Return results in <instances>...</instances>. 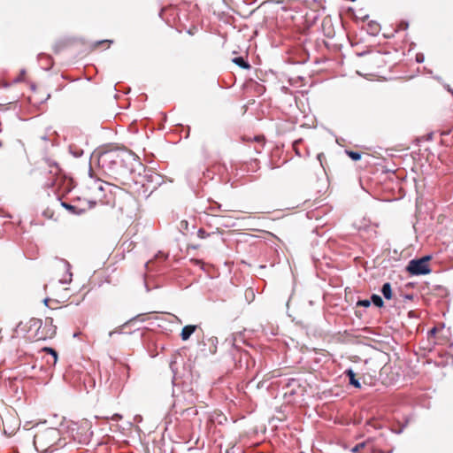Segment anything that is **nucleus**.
<instances>
[{
  "label": "nucleus",
  "instance_id": "obj_11",
  "mask_svg": "<svg viewBox=\"0 0 453 453\" xmlns=\"http://www.w3.org/2000/svg\"><path fill=\"white\" fill-rule=\"evenodd\" d=\"M197 326L196 325H187L183 326L180 332V338L182 341H188L190 336L195 333L196 330Z\"/></svg>",
  "mask_w": 453,
  "mask_h": 453
},
{
  "label": "nucleus",
  "instance_id": "obj_56",
  "mask_svg": "<svg viewBox=\"0 0 453 453\" xmlns=\"http://www.w3.org/2000/svg\"><path fill=\"white\" fill-rule=\"evenodd\" d=\"M50 94H48V95H47V98H46V100H47V99H49V98H50Z\"/></svg>",
  "mask_w": 453,
  "mask_h": 453
},
{
  "label": "nucleus",
  "instance_id": "obj_44",
  "mask_svg": "<svg viewBox=\"0 0 453 453\" xmlns=\"http://www.w3.org/2000/svg\"><path fill=\"white\" fill-rule=\"evenodd\" d=\"M391 452H392V449H391V450H389V451H388V452H387V453H391ZM373 453H386V452H383L382 450L378 449V450H374V451H373Z\"/></svg>",
  "mask_w": 453,
  "mask_h": 453
},
{
  "label": "nucleus",
  "instance_id": "obj_27",
  "mask_svg": "<svg viewBox=\"0 0 453 453\" xmlns=\"http://www.w3.org/2000/svg\"><path fill=\"white\" fill-rule=\"evenodd\" d=\"M65 48V42H58L53 46V50L55 53H59Z\"/></svg>",
  "mask_w": 453,
  "mask_h": 453
},
{
  "label": "nucleus",
  "instance_id": "obj_47",
  "mask_svg": "<svg viewBox=\"0 0 453 453\" xmlns=\"http://www.w3.org/2000/svg\"><path fill=\"white\" fill-rule=\"evenodd\" d=\"M289 394H290V395H295V394H296V392H295V390H294V389H292V390L289 392Z\"/></svg>",
  "mask_w": 453,
  "mask_h": 453
},
{
  "label": "nucleus",
  "instance_id": "obj_52",
  "mask_svg": "<svg viewBox=\"0 0 453 453\" xmlns=\"http://www.w3.org/2000/svg\"><path fill=\"white\" fill-rule=\"evenodd\" d=\"M173 387H176V383L174 382V379L173 380Z\"/></svg>",
  "mask_w": 453,
  "mask_h": 453
},
{
  "label": "nucleus",
  "instance_id": "obj_13",
  "mask_svg": "<svg viewBox=\"0 0 453 453\" xmlns=\"http://www.w3.org/2000/svg\"><path fill=\"white\" fill-rule=\"evenodd\" d=\"M366 31L367 33L370 35H372V36H376L379 35L380 31V24L375 21V20H370L368 23H367V28H366Z\"/></svg>",
  "mask_w": 453,
  "mask_h": 453
},
{
  "label": "nucleus",
  "instance_id": "obj_35",
  "mask_svg": "<svg viewBox=\"0 0 453 453\" xmlns=\"http://www.w3.org/2000/svg\"><path fill=\"white\" fill-rule=\"evenodd\" d=\"M122 418H123V417H122V415H121V414L115 413V414H113V415L111 416V419L112 421H116V422H118V421L121 420V419H122Z\"/></svg>",
  "mask_w": 453,
  "mask_h": 453
},
{
  "label": "nucleus",
  "instance_id": "obj_42",
  "mask_svg": "<svg viewBox=\"0 0 453 453\" xmlns=\"http://www.w3.org/2000/svg\"><path fill=\"white\" fill-rule=\"evenodd\" d=\"M97 189L98 191L100 192H104V187L103 184H99V186L97 187Z\"/></svg>",
  "mask_w": 453,
  "mask_h": 453
},
{
  "label": "nucleus",
  "instance_id": "obj_26",
  "mask_svg": "<svg viewBox=\"0 0 453 453\" xmlns=\"http://www.w3.org/2000/svg\"><path fill=\"white\" fill-rule=\"evenodd\" d=\"M212 203L213 204L209 207V210L211 212L222 211V209H221L222 205L220 203H219L218 202H215V201H212Z\"/></svg>",
  "mask_w": 453,
  "mask_h": 453
},
{
  "label": "nucleus",
  "instance_id": "obj_16",
  "mask_svg": "<svg viewBox=\"0 0 453 453\" xmlns=\"http://www.w3.org/2000/svg\"><path fill=\"white\" fill-rule=\"evenodd\" d=\"M380 292L386 300H390L393 297L392 286L390 282H385L381 286Z\"/></svg>",
  "mask_w": 453,
  "mask_h": 453
},
{
  "label": "nucleus",
  "instance_id": "obj_25",
  "mask_svg": "<svg viewBox=\"0 0 453 453\" xmlns=\"http://www.w3.org/2000/svg\"><path fill=\"white\" fill-rule=\"evenodd\" d=\"M371 305V299H359L357 302V306L368 308Z\"/></svg>",
  "mask_w": 453,
  "mask_h": 453
},
{
  "label": "nucleus",
  "instance_id": "obj_4",
  "mask_svg": "<svg viewBox=\"0 0 453 453\" xmlns=\"http://www.w3.org/2000/svg\"><path fill=\"white\" fill-rule=\"evenodd\" d=\"M210 173L211 171L209 169L203 170L198 165H194L188 169L186 173V180L189 188L193 190L196 196H199L197 190L199 183L202 181L203 177H210Z\"/></svg>",
  "mask_w": 453,
  "mask_h": 453
},
{
  "label": "nucleus",
  "instance_id": "obj_39",
  "mask_svg": "<svg viewBox=\"0 0 453 453\" xmlns=\"http://www.w3.org/2000/svg\"><path fill=\"white\" fill-rule=\"evenodd\" d=\"M403 298H404V300H412L413 299V295L412 294H405L403 296Z\"/></svg>",
  "mask_w": 453,
  "mask_h": 453
},
{
  "label": "nucleus",
  "instance_id": "obj_23",
  "mask_svg": "<svg viewBox=\"0 0 453 453\" xmlns=\"http://www.w3.org/2000/svg\"><path fill=\"white\" fill-rule=\"evenodd\" d=\"M370 439H368L367 441H362V442H359L357 444H356L351 449L350 451L352 453H357L360 449H364L367 443L369 442Z\"/></svg>",
  "mask_w": 453,
  "mask_h": 453
},
{
  "label": "nucleus",
  "instance_id": "obj_14",
  "mask_svg": "<svg viewBox=\"0 0 453 453\" xmlns=\"http://www.w3.org/2000/svg\"><path fill=\"white\" fill-rule=\"evenodd\" d=\"M96 386L95 380L88 373L83 374V387L84 390L88 393Z\"/></svg>",
  "mask_w": 453,
  "mask_h": 453
},
{
  "label": "nucleus",
  "instance_id": "obj_50",
  "mask_svg": "<svg viewBox=\"0 0 453 453\" xmlns=\"http://www.w3.org/2000/svg\"><path fill=\"white\" fill-rule=\"evenodd\" d=\"M407 27H408V23H407V22H405V23H404V28H407Z\"/></svg>",
  "mask_w": 453,
  "mask_h": 453
},
{
  "label": "nucleus",
  "instance_id": "obj_38",
  "mask_svg": "<svg viewBox=\"0 0 453 453\" xmlns=\"http://www.w3.org/2000/svg\"><path fill=\"white\" fill-rule=\"evenodd\" d=\"M444 88L448 92H449L453 96V88H451L449 84H445Z\"/></svg>",
  "mask_w": 453,
  "mask_h": 453
},
{
  "label": "nucleus",
  "instance_id": "obj_17",
  "mask_svg": "<svg viewBox=\"0 0 453 453\" xmlns=\"http://www.w3.org/2000/svg\"><path fill=\"white\" fill-rule=\"evenodd\" d=\"M233 62L242 69L249 70L251 68L249 61L242 56L234 58Z\"/></svg>",
  "mask_w": 453,
  "mask_h": 453
},
{
  "label": "nucleus",
  "instance_id": "obj_45",
  "mask_svg": "<svg viewBox=\"0 0 453 453\" xmlns=\"http://www.w3.org/2000/svg\"><path fill=\"white\" fill-rule=\"evenodd\" d=\"M435 333H436V328H434V327L430 329V331H429V334H435Z\"/></svg>",
  "mask_w": 453,
  "mask_h": 453
},
{
  "label": "nucleus",
  "instance_id": "obj_7",
  "mask_svg": "<svg viewBox=\"0 0 453 453\" xmlns=\"http://www.w3.org/2000/svg\"><path fill=\"white\" fill-rule=\"evenodd\" d=\"M181 402L187 403V404L194 405L198 399V395L196 390L188 384L184 383L181 387V395H180Z\"/></svg>",
  "mask_w": 453,
  "mask_h": 453
},
{
  "label": "nucleus",
  "instance_id": "obj_8",
  "mask_svg": "<svg viewBox=\"0 0 453 453\" xmlns=\"http://www.w3.org/2000/svg\"><path fill=\"white\" fill-rule=\"evenodd\" d=\"M146 319V313H141L138 314L130 319H128L127 322H125L120 326L115 328L114 330L111 331L109 333V336L111 337L114 334H125V329L132 325H134L135 322H143Z\"/></svg>",
  "mask_w": 453,
  "mask_h": 453
},
{
  "label": "nucleus",
  "instance_id": "obj_36",
  "mask_svg": "<svg viewBox=\"0 0 453 453\" xmlns=\"http://www.w3.org/2000/svg\"><path fill=\"white\" fill-rule=\"evenodd\" d=\"M296 384L300 386L296 379H290L288 382V387H294Z\"/></svg>",
  "mask_w": 453,
  "mask_h": 453
},
{
  "label": "nucleus",
  "instance_id": "obj_22",
  "mask_svg": "<svg viewBox=\"0 0 453 453\" xmlns=\"http://www.w3.org/2000/svg\"><path fill=\"white\" fill-rule=\"evenodd\" d=\"M70 153L75 157H81L83 155V150L78 148L77 146L71 144L69 146Z\"/></svg>",
  "mask_w": 453,
  "mask_h": 453
},
{
  "label": "nucleus",
  "instance_id": "obj_5",
  "mask_svg": "<svg viewBox=\"0 0 453 453\" xmlns=\"http://www.w3.org/2000/svg\"><path fill=\"white\" fill-rule=\"evenodd\" d=\"M42 332H37L35 334L37 340L51 339L56 335L57 326L53 325V319L47 317L45 319L44 326L41 329Z\"/></svg>",
  "mask_w": 453,
  "mask_h": 453
},
{
  "label": "nucleus",
  "instance_id": "obj_30",
  "mask_svg": "<svg viewBox=\"0 0 453 453\" xmlns=\"http://www.w3.org/2000/svg\"><path fill=\"white\" fill-rule=\"evenodd\" d=\"M257 0H236L237 3L243 4L244 6L252 5Z\"/></svg>",
  "mask_w": 453,
  "mask_h": 453
},
{
  "label": "nucleus",
  "instance_id": "obj_43",
  "mask_svg": "<svg viewBox=\"0 0 453 453\" xmlns=\"http://www.w3.org/2000/svg\"><path fill=\"white\" fill-rule=\"evenodd\" d=\"M50 299L49 297H46V298H44V299H43V301H42V302H43V303H44L46 306H48V303H49V302H50Z\"/></svg>",
  "mask_w": 453,
  "mask_h": 453
},
{
  "label": "nucleus",
  "instance_id": "obj_12",
  "mask_svg": "<svg viewBox=\"0 0 453 453\" xmlns=\"http://www.w3.org/2000/svg\"><path fill=\"white\" fill-rule=\"evenodd\" d=\"M61 206L73 215H81L86 211V209L78 208L66 202H61Z\"/></svg>",
  "mask_w": 453,
  "mask_h": 453
},
{
  "label": "nucleus",
  "instance_id": "obj_21",
  "mask_svg": "<svg viewBox=\"0 0 453 453\" xmlns=\"http://www.w3.org/2000/svg\"><path fill=\"white\" fill-rule=\"evenodd\" d=\"M345 153L349 157V158H351L353 161H358L361 159L362 157V153L360 151H356V150H345Z\"/></svg>",
  "mask_w": 453,
  "mask_h": 453
},
{
  "label": "nucleus",
  "instance_id": "obj_3",
  "mask_svg": "<svg viewBox=\"0 0 453 453\" xmlns=\"http://www.w3.org/2000/svg\"><path fill=\"white\" fill-rule=\"evenodd\" d=\"M431 258V255H426L419 258H413L410 260L406 266V272L412 276L429 274L432 271L428 265Z\"/></svg>",
  "mask_w": 453,
  "mask_h": 453
},
{
  "label": "nucleus",
  "instance_id": "obj_6",
  "mask_svg": "<svg viewBox=\"0 0 453 453\" xmlns=\"http://www.w3.org/2000/svg\"><path fill=\"white\" fill-rule=\"evenodd\" d=\"M173 397H174V402L172 404L169 413L165 417L166 423H171L173 417H174L175 419H178L179 416L180 417L181 409L185 408L184 406L181 405V399L180 397V395H176V391L174 388L173 389Z\"/></svg>",
  "mask_w": 453,
  "mask_h": 453
},
{
  "label": "nucleus",
  "instance_id": "obj_32",
  "mask_svg": "<svg viewBox=\"0 0 453 453\" xmlns=\"http://www.w3.org/2000/svg\"><path fill=\"white\" fill-rule=\"evenodd\" d=\"M415 60L417 63L421 64L425 61V56L423 53H417L415 57Z\"/></svg>",
  "mask_w": 453,
  "mask_h": 453
},
{
  "label": "nucleus",
  "instance_id": "obj_34",
  "mask_svg": "<svg viewBox=\"0 0 453 453\" xmlns=\"http://www.w3.org/2000/svg\"><path fill=\"white\" fill-rule=\"evenodd\" d=\"M111 42H112V41H110V40H101V41L96 42L93 46H94V48H96L99 45H102V44H104V43L110 44Z\"/></svg>",
  "mask_w": 453,
  "mask_h": 453
},
{
  "label": "nucleus",
  "instance_id": "obj_2",
  "mask_svg": "<svg viewBox=\"0 0 453 453\" xmlns=\"http://www.w3.org/2000/svg\"><path fill=\"white\" fill-rule=\"evenodd\" d=\"M34 445L40 453L54 451L58 447L65 445V441L61 438V433L58 428L47 427L38 431L34 436Z\"/></svg>",
  "mask_w": 453,
  "mask_h": 453
},
{
  "label": "nucleus",
  "instance_id": "obj_28",
  "mask_svg": "<svg viewBox=\"0 0 453 453\" xmlns=\"http://www.w3.org/2000/svg\"><path fill=\"white\" fill-rule=\"evenodd\" d=\"M349 11H350L351 12H353V19H354L356 21H357V20H358V19H361L362 21H365V20H367V19H368V18H369V15H368V14H365V15H360V16L357 15V14L354 12V10H353V9H351V8L349 9Z\"/></svg>",
  "mask_w": 453,
  "mask_h": 453
},
{
  "label": "nucleus",
  "instance_id": "obj_55",
  "mask_svg": "<svg viewBox=\"0 0 453 453\" xmlns=\"http://www.w3.org/2000/svg\"><path fill=\"white\" fill-rule=\"evenodd\" d=\"M282 89H288V88L286 86H283Z\"/></svg>",
  "mask_w": 453,
  "mask_h": 453
},
{
  "label": "nucleus",
  "instance_id": "obj_46",
  "mask_svg": "<svg viewBox=\"0 0 453 453\" xmlns=\"http://www.w3.org/2000/svg\"><path fill=\"white\" fill-rule=\"evenodd\" d=\"M257 9H253L251 10L250 12H249V17L251 16L255 12H256Z\"/></svg>",
  "mask_w": 453,
  "mask_h": 453
},
{
  "label": "nucleus",
  "instance_id": "obj_20",
  "mask_svg": "<svg viewBox=\"0 0 453 453\" xmlns=\"http://www.w3.org/2000/svg\"><path fill=\"white\" fill-rule=\"evenodd\" d=\"M61 261L65 264V265L66 267V273L69 275V279L68 280H60L59 282L61 284H68V283H70L72 281V277H73V273H71V265L65 259H61Z\"/></svg>",
  "mask_w": 453,
  "mask_h": 453
},
{
  "label": "nucleus",
  "instance_id": "obj_37",
  "mask_svg": "<svg viewBox=\"0 0 453 453\" xmlns=\"http://www.w3.org/2000/svg\"><path fill=\"white\" fill-rule=\"evenodd\" d=\"M209 341L211 342V344L214 345L215 349L213 350V352H215L216 351V348H217L216 344L218 343V338L217 337H211V338H210Z\"/></svg>",
  "mask_w": 453,
  "mask_h": 453
},
{
  "label": "nucleus",
  "instance_id": "obj_54",
  "mask_svg": "<svg viewBox=\"0 0 453 453\" xmlns=\"http://www.w3.org/2000/svg\"><path fill=\"white\" fill-rule=\"evenodd\" d=\"M150 262H147V263L145 264V265H146V266H149V265H150Z\"/></svg>",
  "mask_w": 453,
  "mask_h": 453
},
{
  "label": "nucleus",
  "instance_id": "obj_53",
  "mask_svg": "<svg viewBox=\"0 0 453 453\" xmlns=\"http://www.w3.org/2000/svg\"><path fill=\"white\" fill-rule=\"evenodd\" d=\"M312 259L314 260V262H316L317 260H319L318 258L312 257Z\"/></svg>",
  "mask_w": 453,
  "mask_h": 453
},
{
  "label": "nucleus",
  "instance_id": "obj_41",
  "mask_svg": "<svg viewBox=\"0 0 453 453\" xmlns=\"http://www.w3.org/2000/svg\"><path fill=\"white\" fill-rule=\"evenodd\" d=\"M325 157V156H324V154H323V153H319V154H318V159L319 160L321 166H323V164H322V157Z\"/></svg>",
  "mask_w": 453,
  "mask_h": 453
},
{
  "label": "nucleus",
  "instance_id": "obj_33",
  "mask_svg": "<svg viewBox=\"0 0 453 453\" xmlns=\"http://www.w3.org/2000/svg\"><path fill=\"white\" fill-rule=\"evenodd\" d=\"M367 425L372 426L374 429H380L381 428V426L378 422L373 421V420H369L367 422Z\"/></svg>",
  "mask_w": 453,
  "mask_h": 453
},
{
  "label": "nucleus",
  "instance_id": "obj_40",
  "mask_svg": "<svg viewBox=\"0 0 453 453\" xmlns=\"http://www.w3.org/2000/svg\"><path fill=\"white\" fill-rule=\"evenodd\" d=\"M88 203L89 209H92L96 204V201H92V200L88 201Z\"/></svg>",
  "mask_w": 453,
  "mask_h": 453
},
{
  "label": "nucleus",
  "instance_id": "obj_24",
  "mask_svg": "<svg viewBox=\"0 0 453 453\" xmlns=\"http://www.w3.org/2000/svg\"><path fill=\"white\" fill-rule=\"evenodd\" d=\"M43 350L45 352L50 354V356H52V357L54 359V364H55L58 360V352L53 348H50V347H45L43 349Z\"/></svg>",
  "mask_w": 453,
  "mask_h": 453
},
{
  "label": "nucleus",
  "instance_id": "obj_19",
  "mask_svg": "<svg viewBox=\"0 0 453 453\" xmlns=\"http://www.w3.org/2000/svg\"><path fill=\"white\" fill-rule=\"evenodd\" d=\"M42 319H31L29 320V330H32L33 328H35L36 330L35 333L37 332H42L41 329H42Z\"/></svg>",
  "mask_w": 453,
  "mask_h": 453
},
{
  "label": "nucleus",
  "instance_id": "obj_9",
  "mask_svg": "<svg viewBox=\"0 0 453 453\" xmlns=\"http://www.w3.org/2000/svg\"><path fill=\"white\" fill-rule=\"evenodd\" d=\"M343 374L349 379V384L355 388H361V383L358 379L356 378V372L352 368H348L344 371Z\"/></svg>",
  "mask_w": 453,
  "mask_h": 453
},
{
  "label": "nucleus",
  "instance_id": "obj_48",
  "mask_svg": "<svg viewBox=\"0 0 453 453\" xmlns=\"http://www.w3.org/2000/svg\"><path fill=\"white\" fill-rule=\"evenodd\" d=\"M449 134V132H443L441 134H442V135H447V134Z\"/></svg>",
  "mask_w": 453,
  "mask_h": 453
},
{
  "label": "nucleus",
  "instance_id": "obj_51",
  "mask_svg": "<svg viewBox=\"0 0 453 453\" xmlns=\"http://www.w3.org/2000/svg\"><path fill=\"white\" fill-rule=\"evenodd\" d=\"M21 325H22V323H19L17 327L21 328Z\"/></svg>",
  "mask_w": 453,
  "mask_h": 453
},
{
  "label": "nucleus",
  "instance_id": "obj_31",
  "mask_svg": "<svg viewBox=\"0 0 453 453\" xmlns=\"http://www.w3.org/2000/svg\"><path fill=\"white\" fill-rule=\"evenodd\" d=\"M407 424H408V420H406V422L403 425H402L399 428L392 429V432L396 434H402L403 432L404 428L406 427Z\"/></svg>",
  "mask_w": 453,
  "mask_h": 453
},
{
  "label": "nucleus",
  "instance_id": "obj_49",
  "mask_svg": "<svg viewBox=\"0 0 453 453\" xmlns=\"http://www.w3.org/2000/svg\"><path fill=\"white\" fill-rule=\"evenodd\" d=\"M160 254H161V255H162V257H163V260L166 259V257H165L164 254H162V253H160Z\"/></svg>",
  "mask_w": 453,
  "mask_h": 453
},
{
  "label": "nucleus",
  "instance_id": "obj_29",
  "mask_svg": "<svg viewBox=\"0 0 453 453\" xmlns=\"http://www.w3.org/2000/svg\"><path fill=\"white\" fill-rule=\"evenodd\" d=\"M211 234L207 233L204 229L200 228L197 231V236L201 239H205L210 236Z\"/></svg>",
  "mask_w": 453,
  "mask_h": 453
},
{
  "label": "nucleus",
  "instance_id": "obj_10",
  "mask_svg": "<svg viewBox=\"0 0 453 453\" xmlns=\"http://www.w3.org/2000/svg\"><path fill=\"white\" fill-rule=\"evenodd\" d=\"M38 61L42 68L45 71H50L53 66V59L50 56L44 53L38 55Z\"/></svg>",
  "mask_w": 453,
  "mask_h": 453
},
{
  "label": "nucleus",
  "instance_id": "obj_15",
  "mask_svg": "<svg viewBox=\"0 0 453 453\" xmlns=\"http://www.w3.org/2000/svg\"><path fill=\"white\" fill-rule=\"evenodd\" d=\"M196 415H197V410L196 409L195 405H190L181 409L180 417L185 419L195 417Z\"/></svg>",
  "mask_w": 453,
  "mask_h": 453
},
{
  "label": "nucleus",
  "instance_id": "obj_18",
  "mask_svg": "<svg viewBox=\"0 0 453 453\" xmlns=\"http://www.w3.org/2000/svg\"><path fill=\"white\" fill-rule=\"evenodd\" d=\"M371 304L372 303L377 308H382L384 306V301L380 295L372 294L371 297Z\"/></svg>",
  "mask_w": 453,
  "mask_h": 453
},
{
  "label": "nucleus",
  "instance_id": "obj_1",
  "mask_svg": "<svg viewBox=\"0 0 453 453\" xmlns=\"http://www.w3.org/2000/svg\"><path fill=\"white\" fill-rule=\"evenodd\" d=\"M136 155L125 147H113L99 153L97 162L105 173L114 180L127 178L133 172Z\"/></svg>",
  "mask_w": 453,
  "mask_h": 453
},
{
  "label": "nucleus",
  "instance_id": "obj_57",
  "mask_svg": "<svg viewBox=\"0 0 453 453\" xmlns=\"http://www.w3.org/2000/svg\"><path fill=\"white\" fill-rule=\"evenodd\" d=\"M2 146V142L0 141V147Z\"/></svg>",
  "mask_w": 453,
  "mask_h": 453
}]
</instances>
